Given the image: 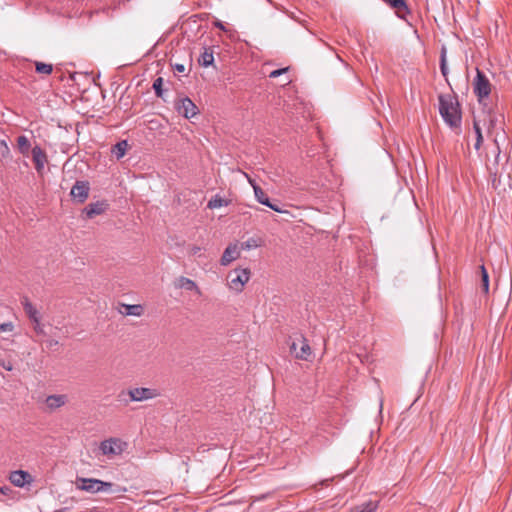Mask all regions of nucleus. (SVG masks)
<instances>
[{
	"label": "nucleus",
	"instance_id": "nucleus-1",
	"mask_svg": "<svg viewBox=\"0 0 512 512\" xmlns=\"http://www.w3.org/2000/svg\"><path fill=\"white\" fill-rule=\"evenodd\" d=\"M439 112L447 125L452 128L459 127L461 123V111L458 100L455 96L446 94L439 95Z\"/></svg>",
	"mask_w": 512,
	"mask_h": 512
},
{
	"label": "nucleus",
	"instance_id": "nucleus-2",
	"mask_svg": "<svg viewBox=\"0 0 512 512\" xmlns=\"http://www.w3.org/2000/svg\"><path fill=\"white\" fill-rule=\"evenodd\" d=\"M76 487L79 490L86 491L89 493H98L111 489L112 483L104 482L95 478H83L78 477L76 479Z\"/></svg>",
	"mask_w": 512,
	"mask_h": 512
},
{
	"label": "nucleus",
	"instance_id": "nucleus-3",
	"mask_svg": "<svg viewBox=\"0 0 512 512\" xmlns=\"http://www.w3.org/2000/svg\"><path fill=\"white\" fill-rule=\"evenodd\" d=\"M124 395L129 396V401L142 402L154 399L158 397L160 393L157 389L154 388L134 387L128 389L127 391H122L119 394V398H122Z\"/></svg>",
	"mask_w": 512,
	"mask_h": 512
},
{
	"label": "nucleus",
	"instance_id": "nucleus-4",
	"mask_svg": "<svg viewBox=\"0 0 512 512\" xmlns=\"http://www.w3.org/2000/svg\"><path fill=\"white\" fill-rule=\"evenodd\" d=\"M250 279V270L249 269H234L228 274V285L229 288L236 291L241 292L244 288V285Z\"/></svg>",
	"mask_w": 512,
	"mask_h": 512
},
{
	"label": "nucleus",
	"instance_id": "nucleus-5",
	"mask_svg": "<svg viewBox=\"0 0 512 512\" xmlns=\"http://www.w3.org/2000/svg\"><path fill=\"white\" fill-rule=\"evenodd\" d=\"M291 352L295 355L297 359L301 360H309L312 351L306 340V338L302 334H297L290 345Z\"/></svg>",
	"mask_w": 512,
	"mask_h": 512
},
{
	"label": "nucleus",
	"instance_id": "nucleus-6",
	"mask_svg": "<svg viewBox=\"0 0 512 512\" xmlns=\"http://www.w3.org/2000/svg\"><path fill=\"white\" fill-rule=\"evenodd\" d=\"M476 77L473 82V90L477 98L481 101L487 98L491 93V84L484 72L476 69Z\"/></svg>",
	"mask_w": 512,
	"mask_h": 512
},
{
	"label": "nucleus",
	"instance_id": "nucleus-7",
	"mask_svg": "<svg viewBox=\"0 0 512 512\" xmlns=\"http://www.w3.org/2000/svg\"><path fill=\"white\" fill-rule=\"evenodd\" d=\"M126 443L119 438H110L100 443L99 449L103 455L116 456L120 455L125 447Z\"/></svg>",
	"mask_w": 512,
	"mask_h": 512
},
{
	"label": "nucleus",
	"instance_id": "nucleus-8",
	"mask_svg": "<svg viewBox=\"0 0 512 512\" xmlns=\"http://www.w3.org/2000/svg\"><path fill=\"white\" fill-rule=\"evenodd\" d=\"M174 107L176 111L186 119H190L199 113L198 107L189 97L177 99Z\"/></svg>",
	"mask_w": 512,
	"mask_h": 512
},
{
	"label": "nucleus",
	"instance_id": "nucleus-9",
	"mask_svg": "<svg viewBox=\"0 0 512 512\" xmlns=\"http://www.w3.org/2000/svg\"><path fill=\"white\" fill-rule=\"evenodd\" d=\"M90 185L88 181H76L73 185L70 195L73 200L84 203L89 196Z\"/></svg>",
	"mask_w": 512,
	"mask_h": 512
},
{
	"label": "nucleus",
	"instance_id": "nucleus-10",
	"mask_svg": "<svg viewBox=\"0 0 512 512\" xmlns=\"http://www.w3.org/2000/svg\"><path fill=\"white\" fill-rule=\"evenodd\" d=\"M32 161L38 174H42L45 165L48 162L46 152L38 145L34 146L31 150Z\"/></svg>",
	"mask_w": 512,
	"mask_h": 512
},
{
	"label": "nucleus",
	"instance_id": "nucleus-11",
	"mask_svg": "<svg viewBox=\"0 0 512 512\" xmlns=\"http://www.w3.org/2000/svg\"><path fill=\"white\" fill-rule=\"evenodd\" d=\"M9 480L14 486L19 488L33 482V478L30 473L24 470L12 471L9 475Z\"/></svg>",
	"mask_w": 512,
	"mask_h": 512
},
{
	"label": "nucleus",
	"instance_id": "nucleus-12",
	"mask_svg": "<svg viewBox=\"0 0 512 512\" xmlns=\"http://www.w3.org/2000/svg\"><path fill=\"white\" fill-rule=\"evenodd\" d=\"M240 257V248L237 242L229 244L224 250L220 264L222 266H228L231 262Z\"/></svg>",
	"mask_w": 512,
	"mask_h": 512
},
{
	"label": "nucleus",
	"instance_id": "nucleus-13",
	"mask_svg": "<svg viewBox=\"0 0 512 512\" xmlns=\"http://www.w3.org/2000/svg\"><path fill=\"white\" fill-rule=\"evenodd\" d=\"M174 286L177 289H185L187 291H193L198 296L202 295V291L200 290L197 283L195 281H193L192 279L184 277V276L178 277L174 282Z\"/></svg>",
	"mask_w": 512,
	"mask_h": 512
},
{
	"label": "nucleus",
	"instance_id": "nucleus-14",
	"mask_svg": "<svg viewBox=\"0 0 512 512\" xmlns=\"http://www.w3.org/2000/svg\"><path fill=\"white\" fill-rule=\"evenodd\" d=\"M108 204L105 201H97L95 203L88 204L83 213L86 215V218H93L97 215H100L106 211Z\"/></svg>",
	"mask_w": 512,
	"mask_h": 512
},
{
	"label": "nucleus",
	"instance_id": "nucleus-15",
	"mask_svg": "<svg viewBox=\"0 0 512 512\" xmlns=\"http://www.w3.org/2000/svg\"><path fill=\"white\" fill-rule=\"evenodd\" d=\"M246 177L251 186L253 187L256 200L267 207H272V202L270 201L269 197L264 192V190L259 185H257L256 182L253 179H251L247 174Z\"/></svg>",
	"mask_w": 512,
	"mask_h": 512
},
{
	"label": "nucleus",
	"instance_id": "nucleus-16",
	"mask_svg": "<svg viewBox=\"0 0 512 512\" xmlns=\"http://www.w3.org/2000/svg\"><path fill=\"white\" fill-rule=\"evenodd\" d=\"M66 402L67 396L64 394L49 395L45 400L47 407L52 411L64 406Z\"/></svg>",
	"mask_w": 512,
	"mask_h": 512
},
{
	"label": "nucleus",
	"instance_id": "nucleus-17",
	"mask_svg": "<svg viewBox=\"0 0 512 512\" xmlns=\"http://www.w3.org/2000/svg\"><path fill=\"white\" fill-rule=\"evenodd\" d=\"M391 8L396 10L398 16L402 17L403 14L408 13L409 9L405 0H382Z\"/></svg>",
	"mask_w": 512,
	"mask_h": 512
},
{
	"label": "nucleus",
	"instance_id": "nucleus-18",
	"mask_svg": "<svg viewBox=\"0 0 512 512\" xmlns=\"http://www.w3.org/2000/svg\"><path fill=\"white\" fill-rule=\"evenodd\" d=\"M17 148L23 156H28L31 144L25 135H20L17 137Z\"/></svg>",
	"mask_w": 512,
	"mask_h": 512
},
{
	"label": "nucleus",
	"instance_id": "nucleus-19",
	"mask_svg": "<svg viewBox=\"0 0 512 512\" xmlns=\"http://www.w3.org/2000/svg\"><path fill=\"white\" fill-rule=\"evenodd\" d=\"M23 308L27 316L33 321L38 322L39 316L37 309L29 302L28 299H25L23 302Z\"/></svg>",
	"mask_w": 512,
	"mask_h": 512
},
{
	"label": "nucleus",
	"instance_id": "nucleus-20",
	"mask_svg": "<svg viewBox=\"0 0 512 512\" xmlns=\"http://www.w3.org/2000/svg\"><path fill=\"white\" fill-rule=\"evenodd\" d=\"M127 148L128 142L126 140H122L112 147V153L117 159H120L126 154Z\"/></svg>",
	"mask_w": 512,
	"mask_h": 512
},
{
	"label": "nucleus",
	"instance_id": "nucleus-21",
	"mask_svg": "<svg viewBox=\"0 0 512 512\" xmlns=\"http://www.w3.org/2000/svg\"><path fill=\"white\" fill-rule=\"evenodd\" d=\"M124 311L121 313L124 315H132V316H141L144 312V309L141 305H124Z\"/></svg>",
	"mask_w": 512,
	"mask_h": 512
},
{
	"label": "nucleus",
	"instance_id": "nucleus-22",
	"mask_svg": "<svg viewBox=\"0 0 512 512\" xmlns=\"http://www.w3.org/2000/svg\"><path fill=\"white\" fill-rule=\"evenodd\" d=\"M473 128L476 134V143L474 145L476 150H479L482 143H483V136L481 131V126L478 120L474 119L473 121Z\"/></svg>",
	"mask_w": 512,
	"mask_h": 512
},
{
	"label": "nucleus",
	"instance_id": "nucleus-23",
	"mask_svg": "<svg viewBox=\"0 0 512 512\" xmlns=\"http://www.w3.org/2000/svg\"><path fill=\"white\" fill-rule=\"evenodd\" d=\"M227 205H228V201H226L219 195H215L213 198H211L209 200L207 207L209 209H216V208H220V207L227 206Z\"/></svg>",
	"mask_w": 512,
	"mask_h": 512
},
{
	"label": "nucleus",
	"instance_id": "nucleus-24",
	"mask_svg": "<svg viewBox=\"0 0 512 512\" xmlns=\"http://www.w3.org/2000/svg\"><path fill=\"white\" fill-rule=\"evenodd\" d=\"M214 61L213 52L209 51L208 49H205V51L201 54L199 58V63L204 66L208 67L210 66Z\"/></svg>",
	"mask_w": 512,
	"mask_h": 512
},
{
	"label": "nucleus",
	"instance_id": "nucleus-25",
	"mask_svg": "<svg viewBox=\"0 0 512 512\" xmlns=\"http://www.w3.org/2000/svg\"><path fill=\"white\" fill-rule=\"evenodd\" d=\"M481 271V288L484 293L489 291V275L484 265L480 266Z\"/></svg>",
	"mask_w": 512,
	"mask_h": 512
},
{
	"label": "nucleus",
	"instance_id": "nucleus-26",
	"mask_svg": "<svg viewBox=\"0 0 512 512\" xmlns=\"http://www.w3.org/2000/svg\"><path fill=\"white\" fill-rule=\"evenodd\" d=\"M35 69H36V72L39 74L49 75L53 71V66L51 64H46L43 62H36Z\"/></svg>",
	"mask_w": 512,
	"mask_h": 512
},
{
	"label": "nucleus",
	"instance_id": "nucleus-27",
	"mask_svg": "<svg viewBox=\"0 0 512 512\" xmlns=\"http://www.w3.org/2000/svg\"><path fill=\"white\" fill-rule=\"evenodd\" d=\"M440 70L444 77H447L448 74V68H447V62H446V48L442 47L441 49V55H440Z\"/></svg>",
	"mask_w": 512,
	"mask_h": 512
},
{
	"label": "nucleus",
	"instance_id": "nucleus-28",
	"mask_svg": "<svg viewBox=\"0 0 512 512\" xmlns=\"http://www.w3.org/2000/svg\"><path fill=\"white\" fill-rule=\"evenodd\" d=\"M162 85H163V79L161 77H158L157 79H155V81L153 83V89L155 91L156 96L160 97V98H163Z\"/></svg>",
	"mask_w": 512,
	"mask_h": 512
},
{
	"label": "nucleus",
	"instance_id": "nucleus-29",
	"mask_svg": "<svg viewBox=\"0 0 512 512\" xmlns=\"http://www.w3.org/2000/svg\"><path fill=\"white\" fill-rule=\"evenodd\" d=\"M258 247V243L255 239L251 238V239H248L247 241L243 242L241 244V248L242 250H250L252 248H256Z\"/></svg>",
	"mask_w": 512,
	"mask_h": 512
},
{
	"label": "nucleus",
	"instance_id": "nucleus-30",
	"mask_svg": "<svg viewBox=\"0 0 512 512\" xmlns=\"http://www.w3.org/2000/svg\"><path fill=\"white\" fill-rule=\"evenodd\" d=\"M14 329V325L12 322H6L0 324V333L2 332H12Z\"/></svg>",
	"mask_w": 512,
	"mask_h": 512
},
{
	"label": "nucleus",
	"instance_id": "nucleus-31",
	"mask_svg": "<svg viewBox=\"0 0 512 512\" xmlns=\"http://www.w3.org/2000/svg\"><path fill=\"white\" fill-rule=\"evenodd\" d=\"M288 69L289 68L286 67V68H281V69L273 70L272 72H270L269 77L270 78H277L280 75H282L283 73L287 72Z\"/></svg>",
	"mask_w": 512,
	"mask_h": 512
},
{
	"label": "nucleus",
	"instance_id": "nucleus-32",
	"mask_svg": "<svg viewBox=\"0 0 512 512\" xmlns=\"http://www.w3.org/2000/svg\"><path fill=\"white\" fill-rule=\"evenodd\" d=\"M201 250H202L201 247L193 245V246L189 247V251L188 252H189V254L191 256H199Z\"/></svg>",
	"mask_w": 512,
	"mask_h": 512
},
{
	"label": "nucleus",
	"instance_id": "nucleus-33",
	"mask_svg": "<svg viewBox=\"0 0 512 512\" xmlns=\"http://www.w3.org/2000/svg\"><path fill=\"white\" fill-rule=\"evenodd\" d=\"M0 366L3 367L7 371H12L13 366L10 362L0 361Z\"/></svg>",
	"mask_w": 512,
	"mask_h": 512
},
{
	"label": "nucleus",
	"instance_id": "nucleus-34",
	"mask_svg": "<svg viewBox=\"0 0 512 512\" xmlns=\"http://www.w3.org/2000/svg\"><path fill=\"white\" fill-rule=\"evenodd\" d=\"M173 67H174V70L179 73L185 72V65H183V64H175Z\"/></svg>",
	"mask_w": 512,
	"mask_h": 512
},
{
	"label": "nucleus",
	"instance_id": "nucleus-35",
	"mask_svg": "<svg viewBox=\"0 0 512 512\" xmlns=\"http://www.w3.org/2000/svg\"><path fill=\"white\" fill-rule=\"evenodd\" d=\"M35 323V326H34V330L38 333V334H42L44 331H43V328L42 326L40 325V322H34Z\"/></svg>",
	"mask_w": 512,
	"mask_h": 512
},
{
	"label": "nucleus",
	"instance_id": "nucleus-36",
	"mask_svg": "<svg viewBox=\"0 0 512 512\" xmlns=\"http://www.w3.org/2000/svg\"><path fill=\"white\" fill-rule=\"evenodd\" d=\"M270 209L278 212V213H284L286 212L285 210H283L282 208H280L277 204H274L272 203V207H269Z\"/></svg>",
	"mask_w": 512,
	"mask_h": 512
},
{
	"label": "nucleus",
	"instance_id": "nucleus-37",
	"mask_svg": "<svg viewBox=\"0 0 512 512\" xmlns=\"http://www.w3.org/2000/svg\"><path fill=\"white\" fill-rule=\"evenodd\" d=\"M0 147H2L4 150H6L7 154L9 153V147H8L7 143L4 140H2L0 142Z\"/></svg>",
	"mask_w": 512,
	"mask_h": 512
},
{
	"label": "nucleus",
	"instance_id": "nucleus-38",
	"mask_svg": "<svg viewBox=\"0 0 512 512\" xmlns=\"http://www.w3.org/2000/svg\"><path fill=\"white\" fill-rule=\"evenodd\" d=\"M215 26L218 27L221 30H225V27L222 22L218 21L215 23Z\"/></svg>",
	"mask_w": 512,
	"mask_h": 512
},
{
	"label": "nucleus",
	"instance_id": "nucleus-39",
	"mask_svg": "<svg viewBox=\"0 0 512 512\" xmlns=\"http://www.w3.org/2000/svg\"><path fill=\"white\" fill-rule=\"evenodd\" d=\"M48 343H49L50 347H52L54 345H58V341L57 340H50Z\"/></svg>",
	"mask_w": 512,
	"mask_h": 512
},
{
	"label": "nucleus",
	"instance_id": "nucleus-40",
	"mask_svg": "<svg viewBox=\"0 0 512 512\" xmlns=\"http://www.w3.org/2000/svg\"><path fill=\"white\" fill-rule=\"evenodd\" d=\"M8 490H9V488H8V487H2V488H1V493L5 495V494H7V491H8Z\"/></svg>",
	"mask_w": 512,
	"mask_h": 512
},
{
	"label": "nucleus",
	"instance_id": "nucleus-41",
	"mask_svg": "<svg viewBox=\"0 0 512 512\" xmlns=\"http://www.w3.org/2000/svg\"><path fill=\"white\" fill-rule=\"evenodd\" d=\"M493 141H494V143L496 144V147H497L498 152H500V148H499V144H498V140H497V138L495 137V138L493 139Z\"/></svg>",
	"mask_w": 512,
	"mask_h": 512
}]
</instances>
